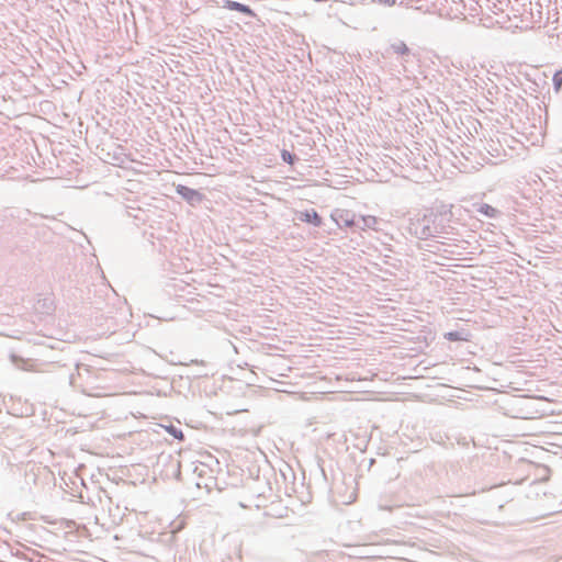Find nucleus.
Listing matches in <instances>:
<instances>
[{
    "label": "nucleus",
    "instance_id": "nucleus-7",
    "mask_svg": "<svg viewBox=\"0 0 562 562\" xmlns=\"http://www.w3.org/2000/svg\"><path fill=\"white\" fill-rule=\"evenodd\" d=\"M390 49L400 56H409L411 49L403 41H396L390 45Z\"/></svg>",
    "mask_w": 562,
    "mask_h": 562
},
{
    "label": "nucleus",
    "instance_id": "nucleus-6",
    "mask_svg": "<svg viewBox=\"0 0 562 562\" xmlns=\"http://www.w3.org/2000/svg\"><path fill=\"white\" fill-rule=\"evenodd\" d=\"M472 206L474 212L482 214L488 218H496L501 215L499 210L493 207L487 203H474Z\"/></svg>",
    "mask_w": 562,
    "mask_h": 562
},
{
    "label": "nucleus",
    "instance_id": "nucleus-11",
    "mask_svg": "<svg viewBox=\"0 0 562 562\" xmlns=\"http://www.w3.org/2000/svg\"><path fill=\"white\" fill-rule=\"evenodd\" d=\"M553 89L558 93L562 89V69L557 70L552 78Z\"/></svg>",
    "mask_w": 562,
    "mask_h": 562
},
{
    "label": "nucleus",
    "instance_id": "nucleus-12",
    "mask_svg": "<svg viewBox=\"0 0 562 562\" xmlns=\"http://www.w3.org/2000/svg\"><path fill=\"white\" fill-rule=\"evenodd\" d=\"M349 216H350V214H349V213H347V214H346V217H345V216H342V215L340 216V218H341V221H342L344 225H345V226H348V227H351V226L360 227L359 222H357V217H356V215H355V214H352V215H351V217H349Z\"/></svg>",
    "mask_w": 562,
    "mask_h": 562
},
{
    "label": "nucleus",
    "instance_id": "nucleus-14",
    "mask_svg": "<svg viewBox=\"0 0 562 562\" xmlns=\"http://www.w3.org/2000/svg\"><path fill=\"white\" fill-rule=\"evenodd\" d=\"M373 2H378L379 4L385 5V7H392L395 4V0H372Z\"/></svg>",
    "mask_w": 562,
    "mask_h": 562
},
{
    "label": "nucleus",
    "instance_id": "nucleus-13",
    "mask_svg": "<svg viewBox=\"0 0 562 562\" xmlns=\"http://www.w3.org/2000/svg\"><path fill=\"white\" fill-rule=\"evenodd\" d=\"M281 158L284 162L289 164V165H293L294 161L296 160V156L294 154H291L290 151L283 149L281 151Z\"/></svg>",
    "mask_w": 562,
    "mask_h": 562
},
{
    "label": "nucleus",
    "instance_id": "nucleus-8",
    "mask_svg": "<svg viewBox=\"0 0 562 562\" xmlns=\"http://www.w3.org/2000/svg\"><path fill=\"white\" fill-rule=\"evenodd\" d=\"M469 334L464 330H453L445 334V338L449 341H467Z\"/></svg>",
    "mask_w": 562,
    "mask_h": 562
},
{
    "label": "nucleus",
    "instance_id": "nucleus-9",
    "mask_svg": "<svg viewBox=\"0 0 562 562\" xmlns=\"http://www.w3.org/2000/svg\"><path fill=\"white\" fill-rule=\"evenodd\" d=\"M357 222H359V228L361 229L366 227L372 228L376 224V218L374 216H359L357 217Z\"/></svg>",
    "mask_w": 562,
    "mask_h": 562
},
{
    "label": "nucleus",
    "instance_id": "nucleus-3",
    "mask_svg": "<svg viewBox=\"0 0 562 562\" xmlns=\"http://www.w3.org/2000/svg\"><path fill=\"white\" fill-rule=\"evenodd\" d=\"M176 192L191 205H195L203 200V194L201 192L183 184H178Z\"/></svg>",
    "mask_w": 562,
    "mask_h": 562
},
{
    "label": "nucleus",
    "instance_id": "nucleus-1",
    "mask_svg": "<svg viewBox=\"0 0 562 562\" xmlns=\"http://www.w3.org/2000/svg\"><path fill=\"white\" fill-rule=\"evenodd\" d=\"M407 229L411 235L418 239L426 240L435 238L445 233L441 215L432 212L409 220Z\"/></svg>",
    "mask_w": 562,
    "mask_h": 562
},
{
    "label": "nucleus",
    "instance_id": "nucleus-10",
    "mask_svg": "<svg viewBox=\"0 0 562 562\" xmlns=\"http://www.w3.org/2000/svg\"><path fill=\"white\" fill-rule=\"evenodd\" d=\"M166 430L169 435H171L175 439L182 441L184 439V435L181 429L177 428L173 425H169L166 427Z\"/></svg>",
    "mask_w": 562,
    "mask_h": 562
},
{
    "label": "nucleus",
    "instance_id": "nucleus-5",
    "mask_svg": "<svg viewBox=\"0 0 562 562\" xmlns=\"http://www.w3.org/2000/svg\"><path fill=\"white\" fill-rule=\"evenodd\" d=\"M223 8L227 9V10H231V11L240 12V13H243V14L249 16V18H255L256 16L255 11L249 5L240 3V2H237V1L225 0L223 2Z\"/></svg>",
    "mask_w": 562,
    "mask_h": 562
},
{
    "label": "nucleus",
    "instance_id": "nucleus-2",
    "mask_svg": "<svg viewBox=\"0 0 562 562\" xmlns=\"http://www.w3.org/2000/svg\"><path fill=\"white\" fill-rule=\"evenodd\" d=\"M75 371L70 372L68 376L71 386L78 387L83 393H88L89 390L97 387L95 384L99 380L100 371L88 364H76Z\"/></svg>",
    "mask_w": 562,
    "mask_h": 562
},
{
    "label": "nucleus",
    "instance_id": "nucleus-4",
    "mask_svg": "<svg viewBox=\"0 0 562 562\" xmlns=\"http://www.w3.org/2000/svg\"><path fill=\"white\" fill-rule=\"evenodd\" d=\"M299 221L312 224L315 227H319L323 224V220L319 214L314 210L301 211L296 214Z\"/></svg>",
    "mask_w": 562,
    "mask_h": 562
}]
</instances>
